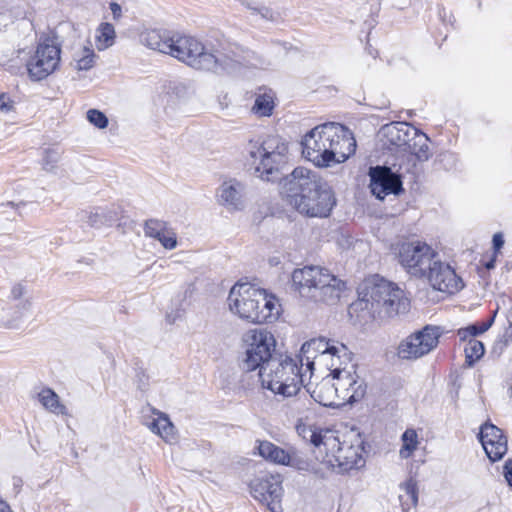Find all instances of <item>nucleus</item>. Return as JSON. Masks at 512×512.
Masks as SVG:
<instances>
[{"instance_id": "nucleus-35", "label": "nucleus", "mask_w": 512, "mask_h": 512, "mask_svg": "<svg viewBox=\"0 0 512 512\" xmlns=\"http://www.w3.org/2000/svg\"><path fill=\"white\" fill-rule=\"evenodd\" d=\"M464 351L466 362L471 366L484 355L485 348L481 341L472 338L468 340Z\"/></svg>"}, {"instance_id": "nucleus-42", "label": "nucleus", "mask_w": 512, "mask_h": 512, "mask_svg": "<svg viewBox=\"0 0 512 512\" xmlns=\"http://www.w3.org/2000/svg\"><path fill=\"white\" fill-rule=\"evenodd\" d=\"M14 16L10 10L0 12V24L6 26L9 22L13 21Z\"/></svg>"}, {"instance_id": "nucleus-14", "label": "nucleus", "mask_w": 512, "mask_h": 512, "mask_svg": "<svg viewBox=\"0 0 512 512\" xmlns=\"http://www.w3.org/2000/svg\"><path fill=\"white\" fill-rule=\"evenodd\" d=\"M441 334L439 327L427 325L404 338L398 345L397 354L404 360L419 359L437 347Z\"/></svg>"}, {"instance_id": "nucleus-25", "label": "nucleus", "mask_w": 512, "mask_h": 512, "mask_svg": "<svg viewBox=\"0 0 512 512\" xmlns=\"http://www.w3.org/2000/svg\"><path fill=\"white\" fill-rule=\"evenodd\" d=\"M144 233L147 237L158 240L167 250H173L177 247V236L175 231L162 220H147L144 226Z\"/></svg>"}, {"instance_id": "nucleus-19", "label": "nucleus", "mask_w": 512, "mask_h": 512, "mask_svg": "<svg viewBox=\"0 0 512 512\" xmlns=\"http://www.w3.org/2000/svg\"><path fill=\"white\" fill-rule=\"evenodd\" d=\"M255 448L259 456L274 464L300 468L302 463L297 449L293 447L284 449L268 440H257Z\"/></svg>"}, {"instance_id": "nucleus-3", "label": "nucleus", "mask_w": 512, "mask_h": 512, "mask_svg": "<svg viewBox=\"0 0 512 512\" xmlns=\"http://www.w3.org/2000/svg\"><path fill=\"white\" fill-rule=\"evenodd\" d=\"M282 193L297 212L311 218L328 217L337 202L329 183L304 167L295 168L284 179Z\"/></svg>"}, {"instance_id": "nucleus-22", "label": "nucleus", "mask_w": 512, "mask_h": 512, "mask_svg": "<svg viewBox=\"0 0 512 512\" xmlns=\"http://www.w3.org/2000/svg\"><path fill=\"white\" fill-rule=\"evenodd\" d=\"M150 412V415L143 416V424L166 443H174L177 438L176 431L168 415L155 408H150Z\"/></svg>"}, {"instance_id": "nucleus-17", "label": "nucleus", "mask_w": 512, "mask_h": 512, "mask_svg": "<svg viewBox=\"0 0 512 512\" xmlns=\"http://www.w3.org/2000/svg\"><path fill=\"white\" fill-rule=\"evenodd\" d=\"M415 135V128L406 122H391L383 125L378 138L382 146L388 150L403 152L410 137Z\"/></svg>"}, {"instance_id": "nucleus-27", "label": "nucleus", "mask_w": 512, "mask_h": 512, "mask_svg": "<svg viewBox=\"0 0 512 512\" xmlns=\"http://www.w3.org/2000/svg\"><path fill=\"white\" fill-rule=\"evenodd\" d=\"M296 431L302 439L311 442L318 449L320 454L323 453L326 430H318L316 427L306 423L303 419H300L296 425Z\"/></svg>"}, {"instance_id": "nucleus-5", "label": "nucleus", "mask_w": 512, "mask_h": 512, "mask_svg": "<svg viewBox=\"0 0 512 512\" xmlns=\"http://www.w3.org/2000/svg\"><path fill=\"white\" fill-rule=\"evenodd\" d=\"M409 303L404 292L394 283L379 277L371 276L358 287V300L351 309L366 313L370 318L379 321L392 319L408 311Z\"/></svg>"}, {"instance_id": "nucleus-2", "label": "nucleus", "mask_w": 512, "mask_h": 512, "mask_svg": "<svg viewBox=\"0 0 512 512\" xmlns=\"http://www.w3.org/2000/svg\"><path fill=\"white\" fill-rule=\"evenodd\" d=\"M301 355L311 373L315 366L330 371L340 405L353 404L365 396V382L357 374L352 353L343 343L324 337L314 338L303 343Z\"/></svg>"}, {"instance_id": "nucleus-23", "label": "nucleus", "mask_w": 512, "mask_h": 512, "mask_svg": "<svg viewBox=\"0 0 512 512\" xmlns=\"http://www.w3.org/2000/svg\"><path fill=\"white\" fill-rule=\"evenodd\" d=\"M428 142L429 139L426 134L415 128V135L410 137V140L403 151L408 158V165L405 167L406 172H411L416 161L423 162L429 159L430 150Z\"/></svg>"}, {"instance_id": "nucleus-15", "label": "nucleus", "mask_w": 512, "mask_h": 512, "mask_svg": "<svg viewBox=\"0 0 512 512\" xmlns=\"http://www.w3.org/2000/svg\"><path fill=\"white\" fill-rule=\"evenodd\" d=\"M250 493L271 512L283 511L281 505L283 488L280 476L265 475L254 478L250 483Z\"/></svg>"}, {"instance_id": "nucleus-11", "label": "nucleus", "mask_w": 512, "mask_h": 512, "mask_svg": "<svg viewBox=\"0 0 512 512\" xmlns=\"http://www.w3.org/2000/svg\"><path fill=\"white\" fill-rule=\"evenodd\" d=\"M241 365L246 371L263 370L268 362L274 360L276 339L274 335L264 328H254L246 331L242 336Z\"/></svg>"}, {"instance_id": "nucleus-16", "label": "nucleus", "mask_w": 512, "mask_h": 512, "mask_svg": "<svg viewBox=\"0 0 512 512\" xmlns=\"http://www.w3.org/2000/svg\"><path fill=\"white\" fill-rule=\"evenodd\" d=\"M423 278H426L431 287L440 292L454 294L463 288L462 279L447 263L436 256Z\"/></svg>"}, {"instance_id": "nucleus-4", "label": "nucleus", "mask_w": 512, "mask_h": 512, "mask_svg": "<svg viewBox=\"0 0 512 512\" xmlns=\"http://www.w3.org/2000/svg\"><path fill=\"white\" fill-rule=\"evenodd\" d=\"M304 157L316 167L327 168L345 162L356 150L352 132L339 123L314 127L302 140Z\"/></svg>"}, {"instance_id": "nucleus-41", "label": "nucleus", "mask_w": 512, "mask_h": 512, "mask_svg": "<svg viewBox=\"0 0 512 512\" xmlns=\"http://www.w3.org/2000/svg\"><path fill=\"white\" fill-rule=\"evenodd\" d=\"M504 476L509 486L512 488V460L506 461L504 465Z\"/></svg>"}, {"instance_id": "nucleus-26", "label": "nucleus", "mask_w": 512, "mask_h": 512, "mask_svg": "<svg viewBox=\"0 0 512 512\" xmlns=\"http://www.w3.org/2000/svg\"><path fill=\"white\" fill-rule=\"evenodd\" d=\"M32 302L29 299L21 300L13 310L3 313L0 318L1 326L8 329H18L31 316Z\"/></svg>"}, {"instance_id": "nucleus-32", "label": "nucleus", "mask_w": 512, "mask_h": 512, "mask_svg": "<svg viewBox=\"0 0 512 512\" xmlns=\"http://www.w3.org/2000/svg\"><path fill=\"white\" fill-rule=\"evenodd\" d=\"M96 54L90 46H83L74 53V67L78 71L90 70L96 62Z\"/></svg>"}, {"instance_id": "nucleus-7", "label": "nucleus", "mask_w": 512, "mask_h": 512, "mask_svg": "<svg viewBox=\"0 0 512 512\" xmlns=\"http://www.w3.org/2000/svg\"><path fill=\"white\" fill-rule=\"evenodd\" d=\"M292 283L302 298L313 302L334 304L344 292L343 280L322 266H304L292 273Z\"/></svg>"}, {"instance_id": "nucleus-45", "label": "nucleus", "mask_w": 512, "mask_h": 512, "mask_svg": "<svg viewBox=\"0 0 512 512\" xmlns=\"http://www.w3.org/2000/svg\"><path fill=\"white\" fill-rule=\"evenodd\" d=\"M111 12L114 16V18H118L121 14V7L117 3H111L110 4Z\"/></svg>"}, {"instance_id": "nucleus-37", "label": "nucleus", "mask_w": 512, "mask_h": 512, "mask_svg": "<svg viewBox=\"0 0 512 512\" xmlns=\"http://www.w3.org/2000/svg\"><path fill=\"white\" fill-rule=\"evenodd\" d=\"M497 311L494 313L493 317L487 321V322H484L482 323L481 325H470L467 327L468 331L471 333V339L472 338H475V336L479 335V334H482L484 333L485 331H487L490 326L492 325L493 321H494V317L496 315Z\"/></svg>"}, {"instance_id": "nucleus-20", "label": "nucleus", "mask_w": 512, "mask_h": 512, "mask_svg": "<svg viewBox=\"0 0 512 512\" xmlns=\"http://www.w3.org/2000/svg\"><path fill=\"white\" fill-rule=\"evenodd\" d=\"M479 440L485 450L487 457L496 462L507 452V439L502 431L491 423H485L481 426Z\"/></svg>"}, {"instance_id": "nucleus-24", "label": "nucleus", "mask_w": 512, "mask_h": 512, "mask_svg": "<svg viewBox=\"0 0 512 512\" xmlns=\"http://www.w3.org/2000/svg\"><path fill=\"white\" fill-rule=\"evenodd\" d=\"M311 397L319 404L327 407L339 406L338 396L332 376L327 375L322 380L312 385L311 383L303 385Z\"/></svg>"}, {"instance_id": "nucleus-29", "label": "nucleus", "mask_w": 512, "mask_h": 512, "mask_svg": "<svg viewBox=\"0 0 512 512\" xmlns=\"http://www.w3.org/2000/svg\"><path fill=\"white\" fill-rule=\"evenodd\" d=\"M399 501L403 511L408 512L411 508L416 507L418 503L417 482L413 478H409L399 486Z\"/></svg>"}, {"instance_id": "nucleus-30", "label": "nucleus", "mask_w": 512, "mask_h": 512, "mask_svg": "<svg viewBox=\"0 0 512 512\" xmlns=\"http://www.w3.org/2000/svg\"><path fill=\"white\" fill-rule=\"evenodd\" d=\"M37 399L47 411L56 415H67L66 406L61 403L59 396L52 389H42L37 394Z\"/></svg>"}, {"instance_id": "nucleus-12", "label": "nucleus", "mask_w": 512, "mask_h": 512, "mask_svg": "<svg viewBox=\"0 0 512 512\" xmlns=\"http://www.w3.org/2000/svg\"><path fill=\"white\" fill-rule=\"evenodd\" d=\"M397 256L402 267L412 276L423 278L436 257L425 242L404 241L397 246Z\"/></svg>"}, {"instance_id": "nucleus-39", "label": "nucleus", "mask_w": 512, "mask_h": 512, "mask_svg": "<svg viewBox=\"0 0 512 512\" xmlns=\"http://www.w3.org/2000/svg\"><path fill=\"white\" fill-rule=\"evenodd\" d=\"M15 102L4 92H0V112L9 113L14 110Z\"/></svg>"}, {"instance_id": "nucleus-31", "label": "nucleus", "mask_w": 512, "mask_h": 512, "mask_svg": "<svg viewBox=\"0 0 512 512\" xmlns=\"http://www.w3.org/2000/svg\"><path fill=\"white\" fill-rule=\"evenodd\" d=\"M401 442L402 445L399 450V457L401 459L412 457L420 445L418 433L413 428H408L403 432Z\"/></svg>"}, {"instance_id": "nucleus-8", "label": "nucleus", "mask_w": 512, "mask_h": 512, "mask_svg": "<svg viewBox=\"0 0 512 512\" xmlns=\"http://www.w3.org/2000/svg\"><path fill=\"white\" fill-rule=\"evenodd\" d=\"M304 365L306 366V360L302 361L301 354L299 361L280 355L259 371L262 386L283 398L295 396L304 385Z\"/></svg>"}, {"instance_id": "nucleus-34", "label": "nucleus", "mask_w": 512, "mask_h": 512, "mask_svg": "<svg viewBox=\"0 0 512 512\" xmlns=\"http://www.w3.org/2000/svg\"><path fill=\"white\" fill-rule=\"evenodd\" d=\"M80 221L86 223L88 226L93 228H100L107 223V217L104 211L100 209H94L91 211H82L79 214Z\"/></svg>"}, {"instance_id": "nucleus-18", "label": "nucleus", "mask_w": 512, "mask_h": 512, "mask_svg": "<svg viewBox=\"0 0 512 512\" xmlns=\"http://www.w3.org/2000/svg\"><path fill=\"white\" fill-rule=\"evenodd\" d=\"M370 188L378 199H384L389 194H398L402 189L400 176L390 168L377 166L370 168Z\"/></svg>"}, {"instance_id": "nucleus-47", "label": "nucleus", "mask_w": 512, "mask_h": 512, "mask_svg": "<svg viewBox=\"0 0 512 512\" xmlns=\"http://www.w3.org/2000/svg\"><path fill=\"white\" fill-rule=\"evenodd\" d=\"M486 267H487L488 269H491V268H493V267H494V263L491 261V262L487 263Z\"/></svg>"}, {"instance_id": "nucleus-9", "label": "nucleus", "mask_w": 512, "mask_h": 512, "mask_svg": "<svg viewBox=\"0 0 512 512\" xmlns=\"http://www.w3.org/2000/svg\"><path fill=\"white\" fill-rule=\"evenodd\" d=\"M248 162L254 174L266 181L274 178L288 161V143L278 135L250 140L246 146Z\"/></svg>"}, {"instance_id": "nucleus-46", "label": "nucleus", "mask_w": 512, "mask_h": 512, "mask_svg": "<svg viewBox=\"0 0 512 512\" xmlns=\"http://www.w3.org/2000/svg\"><path fill=\"white\" fill-rule=\"evenodd\" d=\"M0 512H12L10 506L5 501H0Z\"/></svg>"}, {"instance_id": "nucleus-44", "label": "nucleus", "mask_w": 512, "mask_h": 512, "mask_svg": "<svg viewBox=\"0 0 512 512\" xmlns=\"http://www.w3.org/2000/svg\"><path fill=\"white\" fill-rule=\"evenodd\" d=\"M457 334L459 338L463 341H468L469 339H471V333L468 331L467 327L459 329Z\"/></svg>"}, {"instance_id": "nucleus-33", "label": "nucleus", "mask_w": 512, "mask_h": 512, "mask_svg": "<svg viewBox=\"0 0 512 512\" xmlns=\"http://www.w3.org/2000/svg\"><path fill=\"white\" fill-rule=\"evenodd\" d=\"M115 29L110 23H102L96 29L95 32V43L99 51L105 50L111 47L115 42Z\"/></svg>"}, {"instance_id": "nucleus-1", "label": "nucleus", "mask_w": 512, "mask_h": 512, "mask_svg": "<svg viewBox=\"0 0 512 512\" xmlns=\"http://www.w3.org/2000/svg\"><path fill=\"white\" fill-rule=\"evenodd\" d=\"M142 42L152 50L168 54L200 70L238 73L243 67L257 64L255 54L250 50L230 47L214 54L198 39L178 32L151 30L142 36Z\"/></svg>"}, {"instance_id": "nucleus-48", "label": "nucleus", "mask_w": 512, "mask_h": 512, "mask_svg": "<svg viewBox=\"0 0 512 512\" xmlns=\"http://www.w3.org/2000/svg\"><path fill=\"white\" fill-rule=\"evenodd\" d=\"M167 318H168V321H169L170 323L175 322V318L171 319V318H170V316H168Z\"/></svg>"}, {"instance_id": "nucleus-21", "label": "nucleus", "mask_w": 512, "mask_h": 512, "mask_svg": "<svg viewBox=\"0 0 512 512\" xmlns=\"http://www.w3.org/2000/svg\"><path fill=\"white\" fill-rule=\"evenodd\" d=\"M246 186L237 179L225 180L217 189L218 202L228 210H243L246 203Z\"/></svg>"}, {"instance_id": "nucleus-43", "label": "nucleus", "mask_w": 512, "mask_h": 512, "mask_svg": "<svg viewBox=\"0 0 512 512\" xmlns=\"http://www.w3.org/2000/svg\"><path fill=\"white\" fill-rule=\"evenodd\" d=\"M504 245V239L501 234H495L493 236V246L496 251L500 250Z\"/></svg>"}, {"instance_id": "nucleus-28", "label": "nucleus", "mask_w": 512, "mask_h": 512, "mask_svg": "<svg viewBox=\"0 0 512 512\" xmlns=\"http://www.w3.org/2000/svg\"><path fill=\"white\" fill-rule=\"evenodd\" d=\"M275 94L272 90L260 89L255 95L252 112L258 117H269L275 107Z\"/></svg>"}, {"instance_id": "nucleus-13", "label": "nucleus", "mask_w": 512, "mask_h": 512, "mask_svg": "<svg viewBox=\"0 0 512 512\" xmlns=\"http://www.w3.org/2000/svg\"><path fill=\"white\" fill-rule=\"evenodd\" d=\"M60 54L61 48L54 39L41 40L27 62L29 77L34 81L48 77L58 68L61 60Z\"/></svg>"}, {"instance_id": "nucleus-10", "label": "nucleus", "mask_w": 512, "mask_h": 512, "mask_svg": "<svg viewBox=\"0 0 512 512\" xmlns=\"http://www.w3.org/2000/svg\"><path fill=\"white\" fill-rule=\"evenodd\" d=\"M324 439L322 461L328 466L347 472L364 465V440L359 432L351 430L341 440L333 431L326 430Z\"/></svg>"}, {"instance_id": "nucleus-36", "label": "nucleus", "mask_w": 512, "mask_h": 512, "mask_svg": "<svg viewBox=\"0 0 512 512\" xmlns=\"http://www.w3.org/2000/svg\"><path fill=\"white\" fill-rule=\"evenodd\" d=\"M86 118L90 124L98 129H105L109 124L107 116L97 109H89Z\"/></svg>"}, {"instance_id": "nucleus-40", "label": "nucleus", "mask_w": 512, "mask_h": 512, "mask_svg": "<svg viewBox=\"0 0 512 512\" xmlns=\"http://www.w3.org/2000/svg\"><path fill=\"white\" fill-rule=\"evenodd\" d=\"M26 286L22 283H16L12 286L10 291V298L13 300H21L26 294Z\"/></svg>"}, {"instance_id": "nucleus-38", "label": "nucleus", "mask_w": 512, "mask_h": 512, "mask_svg": "<svg viewBox=\"0 0 512 512\" xmlns=\"http://www.w3.org/2000/svg\"><path fill=\"white\" fill-rule=\"evenodd\" d=\"M59 155L56 151L48 150L43 157V167L45 170L50 171L53 169L55 163L58 162Z\"/></svg>"}, {"instance_id": "nucleus-49", "label": "nucleus", "mask_w": 512, "mask_h": 512, "mask_svg": "<svg viewBox=\"0 0 512 512\" xmlns=\"http://www.w3.org/2000/svg\"><path fill=\"white\" fill-rule=\"evenodd\" d=\"M7 205L11 206V207H15V204L14 202H8Z\"/></svg>"}, {"instance_id": "nucleus-6", "label": "nucleus", "mask_w": 512, "mask_h": 512, "mask_svg": "<svg viewBox=\"0 0 512 512\" xmlns=\"http://www.w3.org/2000/svg\"><path fill=\"white\" fill-rule=\"evenodd\" d=\"M231 313L252 323L274 321L280 315L279 300L249 283H236L227 298Z\"/></svg>"}]
</instances>
